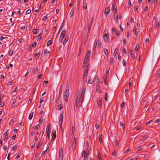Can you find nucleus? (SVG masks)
<instances>
[{
    "instance_id": "obj_1",
    "label": "nucleus",
    "mask_w": 160,
    "mask_h": 160,
    "mask_svg": "<svg viewBox=\"0 0 160 160\" xmlns=\"http://www.w3.org/2000/svg\"><path fill=\"white\" fill-rule=\"evenodd\" d=\"M76 142H77V138H74V140L72 142V149L74 151L75 149V148L76 147Z\"/></svg>"
},
{
    "instance_id": "obj_2",
    "label": "nucleus",
    "mask_w": 160,
    "mask_h": 160,
    "mask_svg": "<svg viewBox=\"0 0 160 160\" xmlns=\"http://www.w3.org/2000/svg\"><path fill=\"white\" fill-rule=\"evenodd\" d=\"M63 112L61 113L60 115V119L59 120V123L60 124V128L62 127L61 125L62 123L63 120Z\"/></svg>"
},
{
    "instance_id": "obj_3",
    "label": "nucleus",
    "mask_w": 160,
    "mask_h": 160,
    "mask_svg": "<svg viewBox=\"0 0 160 160\" xmlns=\"http://www.w3.org/2000/svg\"><path fill=\"white\" fill-rule=\"evenodd\" d=\"M68 83H67V86L66 87L65 91L64 92V95H69V87L68 86Z\"/></svg>"
},
{
    "instance_id": "obj_4",
    "label": "nucleus",
    "mask_w": 160,
    "mask_h": 160,
    "mask_svg": "<svg viewBox=\"0 0 160 160\" xmlns=\"http://www.w3.org/2000/svg\"><path fill=\"white\" fill-rule=\"evenodd\" d=\"M93 18H92L91 19V20L90 22L89 23V24L88 25V33H89L90 31H89V30L92 26V23L93 22Z\"/></svg>"
},
{
    "instance_id": "obj_5",
    "label": "nucleus",
    "mask_w": 160,
    "mask_h": 160,
    "mask_svg": "<svg viewBox=\"0 0 160 160\" xmlns=\"http://www.w3.org/2000/svg\"><path fill=\"white\" fill-rule=\"evenodd\" d=\"M102 99L99 98L97 100V103L99 107H101L102 105Z\"/></svg>"
},
{
    "instance_id": "obj_6",
    "label": "nucleus",
    "mask_w": 160,
    "mask_h": 160,
    "mask_svg": "<svg viewBox=\"0 0 160 160\" xmlns=\"http://www.w3.org/2000/svg\"><path fill=\"white\" fill-rule=\"evenodd\" d=\"M109 38V35L108 34H105L103 35V38L104 41L105 42H107L108 39Z\"/></svg>"
},
{
    "instance_id": "obj_7",
    "label": "nucleus",
    "mask_w": 160,
    "mask_h": 160,
    "mask_svg": "<svg viewBox=\"0 0 160 160\" xmlns=\"http://www.w3.org/2000/svg\"><path fill=\"white\" fill-rule=\"evenodd\" d=\"M120 127L121 129L124 130L125 129V126L122 122H120Z\"/></svg>"
},
{
    "instance_id": "obj_8",
    "label": "nucleus",
    "mask_w": 160,
    "mask_h": 160,
    "mask_svg": "<svg viewBox=\"0 0 160 160\" xmlns=\"http://www.w3.org/2000/svg\"><path fill=\"white\" fill-rule=\"evenodd\" d=\"M69 39V36H67L64 39V41L63 42V45L64 46L67 42L68 41Z\"/></svg>"
},
{
    "instance_id": "obj_9",
    "label": "nucleus",
    "mask_w": 160,
    "mask_h": 160,
    "mask_svg": "<svg viewBox=\"0 0 160 160\" xmlns=\"http://www.w3.org/2000/svg\"><path fill=\"white\" fill-rule=\"evenodd\" d=\"M89 68L87 66L85 69V71L83 74V76L84 77L85 76H87L88 73V71Z\"/></svg>"
},
{
    "instance_id": "obj_10",
    "label": "nucleus",
    "mask_w": 160,
    "mask_h": 160,
    "mask_svg": "<svg viewBox=\"0 0 160 160\" xmlns=\"http://www.w3.org/2000/svg\"><path fill=\"white\" fill-rule=\"evenodd\" d=\"M83 155L84 157V160H87V159L88 156L89 154H86V152L85 151H83V153L82 154V156Z\"/></svg>"
},
{
    "instance_id": "obj_11",
    "label": "nucleus",
    "mask_w": 160,
    "mask_h": 160,
    "mask_svg": "<svg viewBox=\"0 0 160 160\" xmlns=\"http://www.w3.org/2000/svg\"><path fill=\"white\" fill-rule=\"evenodd\" d=\"M85 88H83L82 92V94L81 95V96L80 97L81 98L82 97H84L85 93ZM80 92L79 96H80L81 92Z\"/></svg>"
},
{
    "instance_id": "obj_12",
    "label": "nucleus",
    "mask_w": 160,
    "mask_h": 160,
    "mask_svg": "<svg viewBox=\"0 0 160 160\" xmlns=\"http://www.w3.org/2000/svg\"><path fill=\"white\" fill-rule=\"evenodd\" d=\"M97 43H98V40L97 39H96L95 40V43H94V45L93 48V51H94V52H95L96 48L97 46Z\"/></svg>"
},
{
    "instance_id": "obj_13",
    "label": "nucleus",
    "mask_w": 160,
    "mask_h": 160,
    "mask_svg": "<svg viewBox=\"0 0 160 160\" xmlns=\"http://www.w3.org/2000/svg\"><path fill=\"white\" fill-rule=\"evenodd\" d=\"M133 32L135 33V35L138 36V32H137V29L136 26H134L133 30Z\"/></svg>"
},
{
    "instance_id": "obj_14",
    "label": "nucleus",
    "mask_w": 160,
    "mask_h": 160,
    "mask_svg": "<svg viewBox=\"0 0 160 160\" xmlns=\"http://www.w3.org/2000/svg\"><path fill=\"white\" fill-rule=\"evenodd\" d=\"M65 34H66V31L65 30H63L62 31V32L61 33L60 37L64 38V36L65 35Z\"/></svg>"
},
{
    "instance_id": "obj_15",
    "label": "nucleus",
    "mask_w": 160,
    "mask_h": 160,
    "mask_svg": "<svg viewBox=\"0 0 160 160\" xmlns=\"http://www.w3.org/2000/svg\"><path fill=\"white\" fill-rule=\"evenodd\" d=\"M110 11V9L108 8H106L104 11V13L105 14H108L109 12Z\"/></svg>"
},
{
    "instance_id": "obj_16",
    "label": "nucleus",
    "mask_w": 160,
    "mask_h": 160,
    "mask_svg": "<svg viewBox=\"0 0 160 160\" xmlns=\"http://www.w3.org/2000/svg\"><path fill=\"white\" fill-rule=\"evenodd\" d=\"M83 8L84 9H86L87 8V4L85 1L83 2Z\"/></svg>"
},
{
    "instance_id": "obj_17",
    "label": "nucleus",
    "mask_w": 160,
    "mask_h": 160,
    "mask_svg": "<svg viewBox=\"0 0 160 160\" xmlns=\"http://www.w3.org/2000/svg\"><path fill=\"white\" fill-rule=\"evenodd\" d=\"M91 54V50H88L87 52L85 57L88 58H89Z\"/></svg>"
},
{
    "instance_id": "obj_18",
    "label": "nucleus",
    "mask_w": 160,
    "mask_h": 160,
    "mask_svg": "<svg viewBox=\"0 0 160 160\" xmlns=\"http://www.w3.org/2000/svg\"><path fill=\"white\" fill-rule=\"evenodd\" d=\"M96 91L99 92H101L102 90L100 89V86L99 85H97L96 87Z\"/></svg>"
},
{
    "instance_id": "obj_19",
    "label": "nucleus",
    "mask_w": 160,
    "mask_h": 160,
    "mask_svg": "<svg viewBox=\"0 0 160 160\" xmlns=\"http://www.w3.org/2000/svg\"><path fill=\"white\" fill-rule=\"evenodd\" d=\"M114 20L116 21V22H117L118 18V14H114Z\"/></svg>"
},
{
    "instance_id": "obj_20",
    "label": "nucleus",
    "mask_w": 160,
    "mask_h": 160,
    "mask_svg": "<svg viewBox=\"0 0 160 160\" xmlns=\"http://www.w3.org/2000/svg\"><path fill=\"white\" fill-rule=\"evenodd\" d=\"M42 143H43V141H42V140H41L40 141V142L39 143H38V146H37V148H39L40 147L42 146Z\"/></svg>"
},
{
    "instance_id": "obj_21",
    "label": "nucleus",
    "mask_w": 160,
    "mask_h": 160,
    "mask_svg": "<svg viewBox=\"0 0 160 160\" xmlns=\"http://www.w3.org/2000/svg\"><path fill=\"white\" fill-rule=\"evenodd\" d=\"M139 49V46L138 44H137L136 47L135 48L134 51L135 52L137 51Z\"/></svg>"
},
{
    "instance_id": "obj_22",
    "label": "nucleus",
    "mask_w": 160,
    "mask_h": 160,
    "mask_svg": "<svg viewBox=\"0 0 160 160\" xmlns=\"http://www.w3.org/2000/svg\"><path fill=\"white\" fill-rule=\"evenodd\" d=\"M94 79L92 78H90L88 81V83L92 84L94 81Z\"/></svg>"
},
{
    "instance_id": "obj_23",
    "label": "nucleus",
    "mask_w": 160,
    "mask_h": 160,
    "mask_svg": "<svg viewBox=\"0 0 160 160\" xmlns=\"http://www.w3.org/2000/svg\"><path fill=\"white\" fill-rule=\"evenodd\" d=\"M56 132L55 131V132H52V134L53 135V137L52 138V140H53V139H54L56 137Z\"/></svg>"
},
{
    "instance_id": "obj_24",
    "label": "nucleus",
    "mask_w": 160,
    "mask_h": 160,
    "mask_svg": "<svg viewBox=\"0 0 160 160\" xmlns=\"http://www.w3.org/2000/svg\"><path fill=\"white\" fill-rule=\"evenodd\" d=\"M104 52V54L107 56L108 54V51L107 48H104L103 49Z\"/></svg>"
},
{
    "instance_id": "obj_25",
    "label": "nucleus",
    "mask_w": 160,
    "mask_h": 160,
    "mask_svg": "<svg viewBox=\"0 0 160 160\" xmlns=\"http://www.w3.org/2000/svg\"><path fill=\"white\" fill-rule=\"evenodd\" d=\"M74 12V9L72 8L71 11V12L70 13V15L71 17L73 16V13Z\"/></svg>"
},
{
    "instance_id": "obj_26",
    "label": "nucleus",
    "mask_w": 160,
    "mask_h": 160,
    "mask_svg": "<svg viewBox=\"0 0 160 160\" xmlns=\"http://www.w3.org/2000/svg\"><path fill=\"white\" fill-rule=\"evenodd\" d=\"M33 116V113L31 112L30 113L29 116L28 118L30 120H31Z\"/></svg>"
},
{
    "instance_id": "obj_27",
    "label": "nucleus",
    "mask_w": 160,
    "mask_h": 160,
    "mask_svg": "<svg viewBox=\"0 0 160 160\" xmlns=\"http://www.w3.org/2000/svg\"><path fill=\"white\" fill-rule=\"evenodd\" d=\"M89 58H88L85 57L83 62V64H86L88 62Z\"/></svg>"
},
{
    "instance_id": "obj_28",
    "label": "nucleus",
    "mask_w": 160,
    "mask_h": 160,
    "mask_svg": "<svg viewBox=\"0 0 160 160\" xmlns=\"http://www.w3.org/2000/svg\"><path fill=\"white\" fill-rule=\"evenodd\" d=\"M62 158H63L62 153V154H61V153L60 152L59 160H60V159L61 160H62Z\"/></svg>"
},
{
    "instance_id": "obj_29",
    "label": "nucleus",
    "mask_w": 160,
    "mask_h": 160,
    "mask_svg": "<svg viewBox=\"0 0 160 160\" xmlns=\"http://www.w3.org/2000/svg\"><path fill=\"white\" fill-rule=\"evenodd\" d=\"M69 95H64V97L66 102H67L68 100V97Z\"/></svg>"
},
{
    "instance_id": "obj_30",
    "label": "nucleus",
    "mask_w": 160,
    "mask_h": 160,
    "mask_svg": "<svg viewBox=\"0 0 160 160\" xmlns=\"http://www.w3.org/2000/svg\"><path fill=\"white\" fill-rule=\"evenodd\" d=\"M52 43V41L49 40L48 42L47 43V45L48 46H49L50 45H51Z\"/></svg>"
},
{
    "instance_id": "obj_31",
    "label": "nucleus",
    "mask_w": 160,
    "mask_h": 160,
    "mask_svg": "<svg viewBox=\"0 0 160 160\" xmlns=\"http://www.w3.org/2000/svg\"><path fill=\"white\" fill-rule=\"evenodd\" d=\"M63 38L61 37H60L58 41V42L61 44L63 40Z\"/></svg>"
},
{
    "instance_id": "obj_32",
    "label": "nucleus",
    "mask_w": 160,
    "mask_h": 160,
    "mask_svg": "<svg viewBox=\"0 0 160 160\" xmlns=\"http://www.w3.org/2000/svg\"><path fill=\"white\" fill-rule=\"evenodd\" d=\"M59 96H58L57 98V100H56V102H55V104L56 105H57L59 103Z\"/></svg>"
},
{
    "instance_id": "obj_33",
    "label": "nucleus",
    "mask_w": 160,
    "mask_h": 160,
    "mask_svg": "<svg viewBox=\"0 0 160 160\" xmlns=\"http://www.w3.org/2000/svg\"><path fill=\"white\" fill-rule=\"evenodd\" d=\"M80 98H81L80 97V96H78L76 103H78L80 100Z\"/></svg>"
},
{
    "instance_id": "obj_34",
    "label": "nucleus",
    "mask_w": 160,
    "mask_h": 160,
    "mask_svg": "<svg viewBox=\"0 0 160 160\" xmlns=\"http://www.w3.org/2000/svg\"><path fill=\"white\" fill-rule=\"evenodd\" d=\"M122 63L124 66H125L126 65V61L124 59H123L122 62Z\"/></svg>"
},
{
    "instance_id": "obj_35",
    "label": "nucleus",
    "mask_w": 160,
    "mask_h": 160,
    "mask_svg": "<svg viewBox=\"0 0 160 160\" xmlns=\"http://www.w3.org/2000/svg\"><path fill=\"white\" fill-rule=\"evenodd\" d=\"M13 53V51L10 50L9 51L8 54L9 56H12Z\"/></svg>"
},
{
    "instance_id": "obj_36",
    "label": "nucleus",
    "mask_w": 160,
    "mask_h": 160,
    "mask_svg": "<svg viewBox=\"0 0 160 160\" xmlns=\"http://www.w3.org/2000/svg\"><path fill=\"white\" fill-rule=\"evenodd\" d=\"M38 31V29H35L33 30L32 32L34 34H37Z\"/></svg>"
},
{
    "instance_id": "obj_37",
    "label": "nucleus",
    "mask_w": 160,
    "mask_h": 160,
    "mask_svg": "<svg viewBox=\"0 0 160 160\" xmlns=\"http://www.w3.org/2000/svg\"><path fill=\"white\" fill-rule=\"evenodd\" d=\"M46 132L47 133L48 138H49L50 136L49 135V133H51V131H46Z\"/></svg>"
},
{
    "instance_id": "obj_38",
    "label": "nucleus",
    "mask_w": 160,
    "mask_h": 160,
    "mask_svg": "<svg viewBox=\"0 0 160 160\" xmlns=\"http://www.w3.org/2000/svg\"><path fill=\"white\" fill-rule=\"evenodd\" d=\"M118 49H117V48H116L115 50H114V52L113 53V55H116L117 53V52H118Z\"/></svg>"
},
{
    "instance_id": "obj_39",
    "label": "nucleus",
    "mask_w": 160,
    "mask_h": 160,
    "mask_svg": "<svg viewBox=\"0 0 160 160\" xmlns=\"http://www.w3.org/2000/svg\"><path fill=\"white\" fill-rule=\"evenodd\" d=\"M31 12V10L30 9L28 10L26 12V14L27 15Z\"/></svg>"
},
{
    "instance_id": "obj_40",
    "label": "nucleus",
    "mask_w": 160,
    "mask_h": 160,
    "mask_svg": "<svg viewBox=\"0 0 160 160\" xmlns=\"http://www.w3.org/2000/svg\"><path fill=\"white\" fill-rule=\"evenodd\" d=\"M90 148H89L87 147L86 149L87 154H89Z\"/></svg>"
},
{
    "instance_id": "obj_41",
    "label": "nucleus",
    "mask_w": 160,
    "mask_h": 160,
    "mask_svg": "<svg viewBox=\"0 0 160 160\" xmlns=\"http://www.w3.org/2000/svg\"><path fill=\"white\" fill-rule=\"evenodd\" d=\"M38 40H40L42 38V36H41V33H40L38 36Z\"/></svg>"
},
{
    "instance_id": "obj_42",
    "label": "nucleus",
    "mask_w": 160,
    "mask_h": 160,
    "mask_svg": "<svg viewBox=\"0 0 160 160\" xmlns=\"http://www.w3.org/2000/svg\"><path fill=\"white\" fill-rule=\"evenodd\" d=\"M40 52H39V53H35V56H37L38 57V58L39 57H40Z\"/></svg>"
},
{
    "instance_id": "obj_43",
    "label": "nucleus",
    "mask_w": 160,
    "mask_h": 160,
    "mask_svg": "<svg viewBox=\"0 0 160 160\" xmlns=\"http://www.w3.org/2000/svg\"><path fill=\"white\" fill-rule=\"evenodd\" d=\"M40 124H39L35 127V128L34 129H37L40 127Z\"/></svg>"
},
{
    "instance_id": "obj_44",
    "label": "nucleus",
    "mask_w": 160,
    "mask_h": 160,
    "mask_svg": "<svg viewBox=\"0 0 160 160\" xmlns=\"http://www.w3.org/2000/svg\"><path fill=\"white\" fill-rule=\"evenodd\" d=\"M51 126V125L49 123L48 124V125L47 127L46 128V130H49L50 129V127Z\"/></svg>"
},
{
    "instance_id": "obj_45",
    "label": "nucleus",
    "mask_w": 160,
    "mask_h": 160,
    "mask_svg": "<svg viewBox=\"0 0 160 160\" xmlns=\"http://www.w3.org/2000/svg\"><path fill=\"white\" fill-rule=\"evenodd\" d=\"M148 137L147 135L144 136L142 137V139L143 140H145L146 139H147L148 138Z\"/></svg>"
},
{
    "instance_id": "obj_46",
    "label": "nucleus",
    "mask_w": 160,
    "mask_h": 160,
    "mask_svg": "<svg viewBox=\"0 0 160 160\" xmlns=\"http://www.w3.org/2000/svg\"><path fill=\"white\" fill-rule=\"evenodd\" d=\"M38 69L37 68H36V69H35V70H34L33 72V73L34 74H36L37 73L38 71Z\"/></svg>"
},
{
    "instance_id": "obj_47",
    "label": "nucleus",
    "mask_w": 160,
    "mask_h": 160,
    "mask_svg": "<svg viewBox=\"0 0 160 160\" xmlns=\"http://www.w3.org/2000/svg\"><path fill=\"white\" fill-rule=\"evenodd\" d=\"M143 146H142L139 147L138 148V151H139L141 150H142V149H143Z\"/></svg>"
},
{
    "instance_id": "obj_48",
    "label": "nucleus",
    "mask_w": 160,
    "mask_h": 160,
    "mask_svg": "<svg viewBox=\"0 0 160 160\" xmlns=\"http://www.w3.org/2000/svg\"><path fill=\"white\" fill-rule=\"evenodd\" d=\"M13 122H14L13 120L11 119L9 122V125H12L13 124Z\"/></svg>"
},
{
    "instance_id": "obj_49",
    "label": "nucleus",
    "mask_w": 160,
    "mask_h": 160,
    "mask_svg": "<svg viewBox=\"0 0 160 160\" xmlns=\"http://www.w3.org/2000/svg\"><path fill=\"white\" fill-rule=\"evenodd\" d=\"M138 6L136 5L134 6V9L135 11H137L138 9Z\"/></svg>"
},
{
    "instance_id": "obj_50",
    "label": "nucleus",
    "mask_w": 160,
    "mask_h": 160,
    "mask_svg": "<svg viewBox=\"0 0 160 160\" xmlns=\"http://www.w3.org/2000/svg\"><path fill=\"white\" fill-rule=\"evenodd\" d=\"M49 53V51H48V50L47 49H45L44 51V53L45 54H48Z\"/></svg>"
},
{
    "instance_id": "obj_51",
    "label": "nucleus",
    "mask_w": 160,
    "mask_h": 160,
    "mask_svg": "<svg viewBox=\"0 0 160 160\" xmlns=\"http://www.w3.org/2000/svg\"><path fill=\"white\" fill-rule=\"evenodd\" d=\"M48 83V81H44L43 82V85L44 86L46 85Z\"/></svg>"
},
{
    "instance_id": "obj_52",
    "label": "nucleus",
    "mask_w": 160,
    "mask_h": 160,
    "mask_svg": "<svg viewBox=\"0 0 160 160\" xmlns=\"http://www.w3.org/2000/svg\"><path fill=\"white\" fill-rule=\"evenodd\" d=\"M114 8H115V5H114V2H113L112 4L111 9L112 10H112H114V9H114Z\"/></svg>"
},
{
    "instance_id": "obj_53",
    "label": "nucleus",
    "mask_w": 160,
    "mask_h": 160,
    "mask_svg": "<svg viewBox=\"0 0 160 160\" xmlns=\"http://www.w3.org/2000/svg\"><path fill=\"white\" fill-rule=\"evenodd\" d=\"M48 19L47 15L45 16L42 19V20L43 21H45L47 20Z\"/></svg>"
},
{
    "instance_id": "obj_54",
    "label": "nucleus",
    "mask_w": 160,
    "mask_h": 160,
    "mask_svg": "<svg viewBox=\"0 0 160 160\" xmlns=\"http://www.w3.org/2000/svg\"><path fill=\"white\" fill-rule=\"evenodd\" d=\"M114 11V14L116 15L117 14V8L114 9L113 10Z\"/></svg>"
},
{
    "instance_id": "obj_55",
    "label": "nucleus",
    "mask_w": 160,
    "mask_h": 160,
    "mask_svg": "<svg viewBox=\"0 0 160 160\" xmlns=\"http://www.w3.org/2000/svg\"><path fill=\"white\" fill-rule=\"evenodd\" d=\"M159 23L158 22H156V28H158L159 26Z\"/></svg>"
},
{
    "instance_id": "obj_56",
    "label": "nucleus",
    "mask_w": 160,
    "mask_h": 160,
    "mask_svg": "<svg viewBox=\"0 0 160 160\" xmlns=\"http://www.w3.org/2000/svg\"><path fill=\"white\" fill-rule=\"evenodd\" d=\"M102 134H101L99 136V141L101 142L102 141Z\"/></svg>"
},
{
    "instance_id": "obj_57",
    "label": "nucleus",
    "mask_w": 160,
    "mask_h": 160,
    "mask_svg": "<svg viewBox=\"0 0 160 160\" xmlns=\"http://www.w3.org/2000/svg\"><path fill=\"white\" fill-rule=\"evenodd\" d=\"M37 45V43L36 42H34L32 44V46L33 47H35Z\"/></svg>"
},
{
    "instance_id": "obj_58",
    "label": "nucleus",
    "mask_w": 160,
    "mask_h": 160,
    "mask_svg": "<svg viewBox=\"0 0 160 160\" xmlns=\"http://www.w3.org/2000/svg\"><path fill=\"white\" fill-rule=\"evenodd\" d=\"M58 108H59V110H61L62 108V105L60 104L58 105Z\"/></svg>"
},
{
    "instance_id": "obj_59",
    "label": "nucleus",
    "mask_w": 160,
    "mask_h": 160,
    "mask_svg": "<svg viewBox=\"0 0 160 160\" xmlns=\"http://www.w3.org/2000/svg\"><path fill=\"white\" fill-rule=\"evenodd\" d=\"M110 63L111 64H112L113 63V59L112 58H111L110 59Z\"/></svg>"
},
{
    "instance_id": "obj_60",
    "label": "nucleus",
    "mask_w": 160,
    "mask_h": 160,
    "mask_svg": "<svg viewBox=\"0 0 160 160\" xmlns=\"http://www.w3.org/2000/svg\"><path fill=\"white\" fill-rule=\"evenodd\" d=\"M112 31L114 33L116 32L117 30L115 28H112Z\"/></svg>"
},
{
    "instance_id": "obj_61",
    "label": "nucleus",
    "mask_w": 160,
    "mask_h": 160,
    "mask_svg": "<svg viewBox=\"0 0 160 160\" xmlns=\"http://www.w3.org/2000/svg\"><path fill=\"white\" fill-rule=\"evenodd\" d=\"M123 42L124 44H126L127 43V40L125 39H124L123 40Z\"/></svg>"
},
{
    "instance_id": "obj_62",
    "label": "nucleus",
    "mask_w": 160,
    "mask_h": 160,
    "mask_svg": "<svg viewBox=\"0 0 160 160\" xmlns=\"http://www.w3.org/2000/svg\"><path fill=\"white\" fill-rule=\"evenodd\" d=\"M42 122V117H41L39 118V122L40 123H41Z\"/></svg>"
},
{
    "instance_id": "obj_63",
    "label": "nucleus",
    "mask_w": 160,
    "mask_h": 160,
    "mask_svg": "<svg viewBox=\"0 0 160 160\" xmlns=\"http://www.w3.org/2000/svg\"><path fill=\"white\" fill-rule=\"evenodd\" d=\"M115 144L117 146L119 145V142L118 140H116L115 141Z\"/></svg>"
},
{
    "instance_id": "obj_64",
    "label": "nucleus",
    "mask_w": 160,
    "mask_h": 160,
    "mask_svg": "<svg viewBox=\"0 0 160 160\" xmlns=\"http://www.w3.org/2000/svg\"><path fill=\"white\" fill-rule=\"evenodd\" d=\"M20 156L21 155L20 153L18 154L17 155V156L16 157V158L17 159H18L20 157Z\"/></svg>"
}]
</instances>
